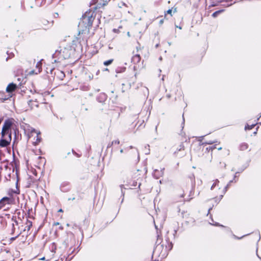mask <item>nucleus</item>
<instances>
[{"mask_svg": "<svg viewBox=\"0 0 261 261\" xmlns=\"http://www.w3.org/2000/svg\"><path fill=\"white\" fill-rule=\"evenodd\" d=\"M11 140V134L9 136V139L8 140H5V139H2L0 141V146L2 147H5L8 145L10 144V141Z\"/></svg>", "mask_w": 261, "mask_h": 261, "instance_id": "obj_2", "label": "nucleus"}, {"mask_svg": "<svg viewBox=\"0 0 261 261\" xmlns=\"http://www.w3.org/2000/svg\"><path fill=\"white\" fill-rule=\"evenodd\" d=\"M111 63V61H109L105 62V65H108L110 64Z\"/></svg>", "mask_w": 261, "mask_h": 261, "instance_id": "obj_5", "label": "nucleus"}, {"mask_svg": "<svg viewBox=\"0 0 261 261\" xmlns=\"http://www.w3.org/2000/svg\"><path fill=\"white\" fill-rule=\"evenodd\" d=\"M8 200V198H7V197H5V198H3L1 200V201H6V200Z\"/></svg>", "mask_w": 261, "mask_h": 261, "instance_id": "obj_4", "label": "nucleus"}, {"mask_svg": "<svg viewBox=\"0 0 261 261\" xmlns=\"http://www.w3.org/2000/svg\"><path fill=\"white\" fill-rule=\"evenodd\" d=\"M12 122L10 120H6L3 126L2 131V137L3 138L4 136L8 133V130L12 125Z\"/></svg>", "mask_w": 261, "mask_h": 261, "instance_id": "obj_1", "label": "nucleus"}, {"mask_svg": "<svg viewBox=\"0 0 261 261\" xmlns=\"http://www.w3.org/2000/svg\"><path fill=\"white\" fill-rule=\"evenodd\" d=\"M16 86L13 84H9L7 88V91L8 92H11L15 90Z\"/></svg>", "mask_w": 261, "mask_h": 261, "instance_id": "obj_3", "label": "nucleus"}, {"mask_svg": "<svg viewBox=\"0 0 261 261\" xmlns=\"http://www.w3.org/2000/svg\"><path fill=\"white\" fill-rule=\"evenodd\" d=\"M168 13H171V10H169L168 11Z\"/></svg>", "mask_w": 261, "mask_h": 261, "instance_id": "obj_6", "label": "nucleus"}]
</instances>
